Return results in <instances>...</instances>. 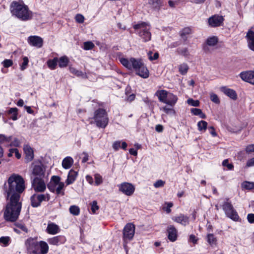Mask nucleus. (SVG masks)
I'll use <instances>...</instances> for the list:
<instances>
[{
	"mask_svg": "<svg viewBox=\"0 0 254 254\" xmlns=\"http://www.w3.org/2000/svg\"><path fill=\"white\" fill-rule=\"evenodd\" d=\"M198 129L200 131L204 132L207 127V123L204 121H200L197 123Z\"/></svg>",
	"mask_w": 254,
	"mask_h": 254,
	"instance_id": "36",
	"label": "nucleus"
},
{
	"mask_svg": "<svg viewBox=\"0 0 254 254\" xmlns=\"http://www.w3.org/2000/svg\"><path fill=\"white\" fill-rule=\"evenodd\" d=\"M165 205H166V206L164 207L165 211L167 212V213H170L171 211L170 208L173 206V203L172 202H166L165 203Z\"/></svg>",
	"mask_w": 254,
	"mask_h": 254,
	"instance_id": "59",
	"label": "nucleus"
},
{
	"mask_svg": "<svg viewBox=\"0 0 254 254\" xmlns=\"http://www.w3.org/2000/svg\"><path fill=\"white\" fill-rule=\"evenodd\" d=\"M246 152L247 153H251L252 152H254V144H250L248 145L246 147Z\"/></svg>",
	"mask_w": 254,
	"mask_h": 254,
	"instance_id": "56",
	"label": "nucleus"
},
{
	"mask_svg": "<svg viewBox=\"0 0 254 254\" xmlns=\"http://www.w3.org/2000/svg\"><path fill=\"white\" fill-rule=\"evenodd\" d=\"M207 241L211 245L215 244L216 242V238L212 234H209L207 236Z\"/></svg>",
	"mask_w": 254,
	"mask_h": 254,
	"instance_id": "41",
	"label": "nucleus"
},
{
	"mask_svg": "<svg viewBox=\"0 0 254 254\" xmlns=\"http://www.w3.org/2000/svg\"><path fill=\"white\" fill-rule=\"evenodd\" d=\"M119 190L127 196L131 195L134 192L135 188L131 184L124 182L118 186Z\"/></svg>",
	"mask_w": 254,
	"mask_h": 254,
	"instance_id": "8",
	"label": "nucleus"
},
{
	"mask_svg": "<svg viewBox=\"0 0 254 254\" xmlns=\"http://www.w3.org/2000/svg\"><path fill=\"white\" fill-rule=\"evenodd\" d=\"M168 238L171 242H175L177 239V230L173 225L168 226L167 229Z\"/></svg>",
	"mask_w": 254,
	"mask_h": 254,
	"instance_id": "19",
	"label": "nucleus"
},
{
	"mask_svg": "<svg viewBox=\"0 0 254 254\" xmlns=\"http://www.w3.org/2000/svg\"><path fill=\"white\" fill-rule=\"evenodd\" d=\"M69 71L71 73L76 75L77 76H82L83 75V73L80 70H78L74 67H70Z\"/></svg>",
	"mask_w": 254,
	"mask_h": 254,
	"instance_id": "46",
	"label": "nucleus"
},
{
	"mask_svg": "<svg viewBox=\"0 0 254 254\" xmlns=\"http://www.w3.org/2000/svg\"><path fill=\"white\" fill-rule=\"evenodd\" d=\"M187 103L188 104L194 107H198L199 105V101L198 100H194L192 99H189L187 100Z\"/></svg>",
	"mask_w": 254,
	"mask_h": 254,
	"instance_id": "49",
	"label": "nucleus"
},
{
	"mask_svg": "<svg viewBox=\"0 0 254 254\" xmlns=\"http://www.w3.org/2000/svg\"><path fill=\"white\" fill-rule=\"evenodd\" d=\"M152 54V53L151 52H149L148 53V56H149V59L150 61L155 60H156V59H157L158 58L159 54L157 53H154V54L153 55V56L151 55Z\"/></svg>",
	"mask_w": 254,
	"mask_h": 254,
	"instance_id": "58",
	"label": "nucleus"
},
{
	"mask_svg": "<svg viewBox=\"0 0 254 254\" xmlns=\"http://www.w3.org/2000/svg\"><path fill=\"white\" fill-rule=\"evenodd\" d=\"M10 241V238L9 237H1L0 238V244H3L4 247L8 245Z\"/></svg>",
	"mask_w": 254,
	"mask_h": 254,
	"instance_id": "45",
	"label": "nucleus"
},
{
	"mask_svg": "<svg viewBox=\"0 0 254 254\" xmlns=\"http://www.w3.org/2000/svg\"><path fill=\"white\" fill-rule=\"evenodd\" d=\"M60 231L59 227L53 223L48 224L47 228V232L48 233L52 235H55Z\"/></svg>",
	"mask_w": 254,
	"mask_h": 254,
	"instance_id": "24",
	"label": "nucleus"
},
{
	"mask_svg": "<svg viewBox=\"0 0 254 254\" xmlns=\"http://www.w3.org/2000/svg\"><path fill=\"white\" fill-rule=\"evenodd\" d=\"M37 196L40 203L43 201H48L50 199V195L48 193L37 194Z\"/></svg>",
	"mask_w": 254,
	"mask_h": 254,
	"instance_id": "40",
	"label": "nucleus"
},
{
	"mask_svg": "<svg viewBox=\"0 0 254 254\" xmlns=\"http://www.w3.org/2000/svg\"><path fill=\"white\" fill-rule=\"evenodd\" d=\"M28 62H29V60H28V58L26 57H24L23 58V62L21 65V69L22 70H24L26 68L27 65L28 64Z\"/></svg>",
	"mask_w": 254,
	"mask_h": 254,
	"instance_id": "51",
	"label": "nucleus"
},
{
	"mask_svg": "<svg viewBox=\"0 0 254 254\" xmlns=\"http://www.w3.org/2000/svg\"><path fill=\"white\" fill-rule=\"evenodd\" d=\"M222 208L228 217L235 221L239 220V216L238 213L234 209L231 202L229 201V199H226V201L224 202L222 205Z\"/></svg>",
	"mask_w": 254,
	"mask_h": 254,
	"instance_id": "7",
	"label": "nucleus"
},
{
	"mask_svg": "<svg viewBox=\"0 0 254 254\" xmlns=\"http://www.w3.org/2000/svg\"><path fill=\"white\" fill-rule=\"evenodd\" d=\"M218 40V38L216 36H212L207 38L206 43L208 46H214L217 44Z\"/></svg>",
	"mask_w": 254,
	"mask_h": 254,
	"instance_id": "35",
	"label": "nucleus"
},
{
	"mask_svg": "<svg viewBox=\"0 0 254 254\" xmlns=\"http://www.w3.org/2000/svg\"><path fill=\"white\" fill-rule=\"evenodd\" d=\"M45 167L43 164L35 165L32 170L33 175L41 178L45 175Z\"/></svg>",
	"mask_w": 254,
	"mask_h": 254,
	"instance_id": "15",
	"label": "nucleus"
},
{
	"mask_svg": "<svg viewBox=\"0 0 254 254\" xmlns=\"http://www.w3.org/2000/svg\"><path fill=\"white\" fill-rule=\"evenodd\" d=\"M254 166V157L249 159L247 162V166L251 167Z\"/></svg>",
	"mask_w": 254,
	"mask_h": 254,
	"instance_id": "64",
	"label": "nucleus"
},
{
	"mask_svg": "<svg viewBox=\"0 0 254 254\" xmlns=\"http://www.w3.org/2000/svg\"><path fill=\"white\" fill-rule=\"evenodd\" d=\"M77 172L74 170H70L68 172L67 179L65 181L66 185H69L74 183L77 176Z\"/></svg>",
	"mask_w": 254,
	"mask_h": 254,
	"instance_id": "23",
	"label": "nucleus"
},
{
	"mask_svg": "<svg viewBox=\"0 0 254 254\" xmlns=\"http://www.w3.org/2000/svg\"><path fill=\"white\" fill-rule=\"evenodd\" d=\"M222 165L224 167H227L228 170H232L234 167L232 164L229 163L228 159H225L223 161Z\"/></svg>",
	"mask_w": 254,
	"mask_h": 254,
	"instance_id": "54",
	"label": "nucleus"
},
{
	"mask_svg": "<svg viewBox=\"0 0 254 254\" xmlns=\"http://www.w3.org/2000/svg\"><path fill=\"white\" fill-rule=\"evenodd\" d=\"M32 185L34 190L37 192H43L46 188L44 180L39 177H35L33 179Z\"/></svg>",
	"mask_w": 254,
	"mask_h": 254,
	"instance_id": "10",
	"label": "nucleus"
},
{
	"mask_svg": "<svg viewBox=\"0 0 254 254\" xmlns=\"http://www.w3.org/2000/svg\"><path fill=\"white\" fill-rule=\"evenodd\" d=\"M58 61V58H55L52 60H49L47 62V65L51 69H54L56 68V67L57 65Z\"/></svg>",
	"mask_w": 254,
	"mask_h": 254,
	"instance_id": "34",
	"label": "nucleus"
},
{
	"mask_svg": "<svg viewBox=\"0 0 254 254\" xmlns=\"http://www.w3.org/2000/svg\"><path fill=\"white\" fill-rule=\"evenodd\" d=\"M69 212L73 215H78L80 213V209L78 206L72 205L69 207Z\"/></svg>",
	"mask_w": 254,
	"mask_h": 254,
	"instance_id": "39",
	"label": "nucleus"
},
{
	"mask_svg": "<svg viewBox=\"0 0 254 254\" xmlns=\"http://www.w3.org/2000/svg\"><path fill=\"white\" fill-rule=\"evenodd\" d=\"M120 61L125 67L129 70H134L136 74L139 76L143 78L149 77V70L141 59L134 58H131L129 59L121 58Z\"/></svg>",
	"mask_w": 254,
	"mask_h": 254,
	"instance_id": "2",
	"label": "nucleus"
},
{
	"mask_svg": "<svg viewBox=\"0 0 254 254\" xmlns=\"http://www.w3.org/2000/svg\"><path fill=\"white\" fill-rule=\"evenodd\" d=\"M95 184L96 186H99L103 183V179L99 174H95L94 175Z\"/></svg>",
	"mask_w": 254,
	"mask_h": 254,
	"instance_id": "42",
	"label": "nucleus"
},
{
	"mask_svg": "<svg viewBox=\"0 0 254 254\" xmlns=\"http://www.w3.org/2000/svg\"><path fill=\"white\" fill-rule=\"evenodd\" d=\"M25 245L28 252L33 254H38V242L32 238H29L25 242Z\"/></svg>",
	"mask_w": 254,
	"mask_h": 254,
	"instance_id": "11",
	"label": "nucleus"
},
{
	"mask_svg": "<svg viewBox=\"0 0 254 254\" xmlns=\"http://www.w3.org/2000/svg\"><path fill=\"white\" fill-rule=\"evenodd\" d=\"M94 44L91 41L85 42L83 43V49L85 50H89L94 47Z\"/></svg>",
	"mask_w": 254,
	"mask_h": 254,
	"instance_id": "43",
	"label": "nucleus"
},
{
	"mask_svg": "<svg viewBox=\"0 0 254 254\" xmlns=\"http://www.w3.org/2000/svg\"><path fill=\"white\" fill-rule=\"evenodd\" d=\"M224 18L222 16L215 15L208 19L209 25L211 27L220 26L223 22Z\"/></svg>",
	"mask_w": 254,
	"mask_h": 254,
	"instance_id": "14",
	"label": "nucleus"
},
{
	"mask_svg": "<svg viewBox=\"0 0 254 254\" xmlns=\"http://www.w3.org/2000/svg\"><path fill=\"white\" fill-rule=\"evenodd\" d=\"M191 29L189 27H185L180 32L181 38L185 41L187 40V36L191 33Z\"/></svg>",
	"mask_w": 254,
	"mask_h": 254,
	"instance_id": "29",
	"label": "nucleus"
},
{
	"mask_svg": "<svg viewBox=\"0 0 254 254\" xmlns=\"http://www.w3.org/2000/svg\"><path fill=\"white\" fill-rule=\"evenodd\" d=\"M189 241L190 242L193 243L194 244H195L197 243V239L196 238L195 235H190V236Z\"/></svg>",
	"mask_w": 254,
	"mask_h": 254,
	"instance_id": "63",
	"label": "nucleus"
},
{
	"mask_svg": "<svg viewBox=\"0 0 254 254\" xmlns=\"http://www.w3.org/2000/svg\"><path fill=\"white\" fill-rule=\"evenodd\" d=\"M69 63V59L66 56H63L58 59V63L60 67H66Z\"/></svg>",
	"mask_w": 254,
	"mask_h": 254,
	"instance_id": "28",
	"label": "nucleus"
},
{
	"mask_svg": "<svg viewBox=\"0 0 254 254\" xmlns=\"http://www.w3.org/2000/svg\"><path fill=\"white\" fill-rule=\"evenodd\" d=\"M240 76L243 80L254 85V71L249 70L242 72Z\"/></svg>",
	"mask_w": 254,
	"mask_h": 254,
	"instance_id": "12",
	"label": "nucleus"
},
{
	"mask_svg": "<svg viewBox=\"0 0 254 254\" xmlns=\"http://www.w3.org/2000/svg\"><path fill=\"white\" fill-rule=\"evenodd\" d=\"M18 109L16 108H11L8 111V114L10 115V118L13 121L17 119Z\"/></svg>",
	"mask_w": 254,
	"mask_h": 254,
	"instance_id": "32",
	"label": "nucleus"
},
{
	"mask_svg": "<svg viewBox=\"0 0 254 254\" xmlns=\"http://www.w3.org/2000/svg\"><path fill=\"white\" fill-rule=\"evenodd\" d=\"M177 52L184 56H187L189 55L188 50L187 48H179L177 49Z\"/></svg>",
	"mask_w": 254,
	"mask_h": 254,
	"instance_id": "50",
	"label": "nucleus"
},
{
	"mask_svg": "<svg viewBox=\"0 0 254 254\" xmlns=\"http://www.w3.org/2000/svg\"><path fill=\"white\" fill-rule=\"evenodd\" d=\"M135 226L131 223L127 224L123 231V237L125 240H131L134 235Z\"/></svg>",
	"mask_w": 254,
	"mask_h": 254,
	"instance_id": "9",
	"label": "nucleus"
},
{
	"mask_svg": "<svg viewBox=\"0 0 254 254\" xmlns=\"http://www.w3.org/2000/svg\"><path fill=\"white\" fill-rule=\"evenodd\" d=\"M149 3L154 8H158L161 5L160 0H149Z\"/></svg>",
	"mask_w": 254,
	"mask_h": 254,
	"instance_id": "44",
	"label": "nucleus"
},
{
	"mask_svg": "<svg viewBox=\"0 0 254 254\" xmlns=\"http://www.w3.org/2000/svg\"><path fill=\"white\" fill-rule=\"evenodd\" d=\"M2 64L4 67L7 68L11 66L13 64V62L11 60L6 59L2 62Z\"/></svg>",
	"mask_w": 254,
	"mask_h": 254,
	"instance_id": "53",
	"label": "nucleus"
},
{
	"mask_svg": "<svg viewBox=\"0 0 254 254\" xmlns=\"http://www.w3.org/2000/svg\"><path fill=\"white\" fill-rule=\"evenodd\" d=\"M121 146V142L119 141H117L114 142L113 144V148L115 150H118Z\"/></svg>",
	"mask_w": 254,
	"mask_h": 254,
	"instance_id": "62",
	"label": "nucleus"
},
{
	"mask_svg": "<svg viewBox=\"0 0 254 254\" xmlns=\"http://www.w3.org/2000/svg\"><path fill=\"white\" fill-rule=\"evenodd\" d=\"M191 113L195 116H198L201 119H205L206 115L202 112L201 110L198 108H192L191 109Z\"/></svg>",
	"mask_w": 254,
	"mask_h": 254,
	"instance_id": "33",
	"label": "nucleus"
},
{
	"mask_svg": "<svg viewBox=\"0 0 254 254\" xmlns=\"http://www.w3.org/2000/svg\"><path fill=\"white\" fill-rule=\"evenodd\" d=\"M220 90L226 95L233 100H236L237 98V93L233 89L228 88L226 86H223L220 88Z\"/></svg>",
	"mask_w": 254,
	"mask_h": 254,
	"instance_id": "20",
	"label": "nucleus"
},
{
	"mask_svg": "<svg viewBox=\"0 0 254 254\" xmlns=\"http://www.w3.org/2000/svg\"><path fill=\"white\" fill-rule=\"evenodd\" d=\"M38 254H47L49 252L48 244L43 241L38 242Z\"/></svg>",
	"mask_w": 254,
	"mask_h": 254,
	"instance_id": "22",
	"label": "nucleus"
},
{
	"mask_svg": "<svg viewBox=\"0 0 254 254\" xmlns=\"http://www.w3.org/2000/svg\"><path fill=\"white\" fill-rule=\"evenodd\" d=\"M246 37L249 48L254 51V27L248 31Z\"/></svg>",
	"mask_w": 254,
	"mask_h": 254,
	"instance_id": "17",
	"label": "nucleus"
},
{
	"mask_svg": "<svg viewBox=\"0 0 254 254\" xmlns=\"http://www.w3.org/2000/svg\"><path fill=\"white\" fill-rule=\"evenodd\" d=\"M91 209L93 213H95L96 211L99 209V206L97 205L96 201L94 200L92 201L91 204Z\"/></svg>",
	"mask_w": 254,
	"mask_h": 254,
	"instance_id": "47",
	"label": "nucleus"
},
{
	"mask_svg": "<svg viewBox=\"0 0 254 254\" xmlns=\"http://www.w3.org/2000/svg\"><path fill=\"white\" fill-rule=\"evenodd\" d=\"M242 187L246 190H252L254 188V183L245 181L242 184Z\"/></svg>",
	"mask_w": 254,
	"mask_h": 254,
	"instance_id": "38",
	"label": "nucleus"
},
{
	"mask_svg": "<svg viewBox=\"0 0 254 254\" xmlns=\"http://www.w3.org/2000/svg\"><path fill=\"white\" fill-rule=\"evenodd\" d=\"M189 69V65L186 63H183L178 66V69L179 72L182 75H186Z\"/></svg>",
	"mask_w": 254,
	"mask_h": 254,
	"instance_id": "30",
	"label": "nucleus"
},
{
	"mask_svg": "<svg viewBox=\"0 0 254 254\" xmlns=\"http://www.w3.org/2000/svg\"><path fill=\"white\" fill-rule=\"evenodd\" d=\"M75 20L79 23H82L84 21V17L81 14H77L75 17Z\"/></svg>",
	"mask_w": 254,
	"mask_h": 254,
	"instance_id": "52",
	"label": "nucleus"
},
{
	"mask_svg": "<svg viewBox=\"0 0 254 254\" xmlns=\"http://www.w3.org/2000/svg\"><path fill=\"white\" fill-rule=\"evenodd\" d=\"M31 205L33 207L39 206L41 203L39 201L37 194H34L31 197Z\"/></svg>",
	"mask_w": 254,
	"mask_h": 254,
	"instance_id": "37",
	"label": "nucleus"
},
{
	"mask_svg": "<svg viewBox=\"0 0 254 254\" xmlns=\"http://www.w3.org/2000/svg\"><path fill=\"white\" fill-rule=\"evenodd\" d=\"M11 13L22 20H27L31 18L32 13L28 7L16 1L12 2L10 5Z\"/></svg>",
	"mask_w": 254,
	"mask_h": 254,
	"instance_id": "3",
	"label": "nucleus"
},
{
	"mask_svg": "<svg viewBox=\"0 0 254 254\" xmlns=\"http://www.w3.org/2000/svg\"><path fill=\"white\" fill-rule=\"evenodd\" d=\"M23 150L25 154V159L27 162L31 161L34 158V152L32 148L28 145L24 146Z\"/></svg>",
	"mask_w": 254,
	"mask_h": 254,
	"instance_id": "21",
	"label": "nucleus"
},
{
	"mask_svg": "<svg viewBox=\"0 0 254 254\" xmlns=\"http://www.w3.org/2000/svg\"><path fill=\"white\" fill-rule=\"evenodd\" d=\"M172 219L175 222L180 223L183 226H186L189 224V217L182 214L173 217Z\"/></svg>",
	"mask_w": 254,
	"mask_h": 254,
	"instance_id": "18",
	"label": "nucleus"
},
{
	"mask_svg": "<svg viewBox=\"0 0 254 254\" xmlns=\"http://www.w3.org/2000/svg\"><path fill=\"white\" fill-rule=\"evenodd\" d=\"M155 95L158 97L160 102L171 107H174L178 100L176 95L165 90H157Z\"/></svg>",
	"mask_w": 254,
	"mask_h": 254,
	"instance_id": "5",
	"label": "nucleus"
},
{
	"mask_svg": "<svg viewBox=\"0 0 254 254\" xmlns=\"http://www.w3.org/2000/svg\"><path fill=\"white\" fill-rule=\"evenodd\" d=\"M165 184V182L161 180H158L157 181H156L154 184V186L155 188H160V187H163Z\"/></svg>",
	"mask_w": 254,
	"mask_h": 254,
	"instance_id": "57",
	"label": "nucleus"
},
{
	"mask_svg": "<svg viewBox=\"0 0 254 254\" xmlns=\"http://www.w3.org/2000/svg\"><path fill=\"white\" fill-rule=\"evenodd\" d=\"M133 28L137 31V34L143 42H146L151 40L150 27L148 23L141 22L134 25Z\"/></svg>",
	"mask_w": 254,
	"mask_h": 254,
	"instance_id": "6",
	"label": "nucleus"
},
{
	"mask_svg": "<svg viewBox=\"0 0 254 254\" xmlns=\"http://www.w3.org/2000/svg\"><path fill=\"white\" fill-rule=\"evenodd\" d=\"M73 163V159L70 156L64 158L62 161V166L65 169H69Z\"/></svg>",
	"mask_w": 254,
	"mask_h": 254,
	"instance_id": "26",
	"label": "nucleus"
},
{
	"mask_svg": "<svg viewBox=\"0 0 254 254\" xmlns=\"http://www.w3.org/2000/svg\"><path fill=\"white\" fill-rule=\"evenodd\" d=\"M11 140V137H7L3 134H0V144L4 142H9Z\"/></svg>",
	"mask_w": 254,
	"mask_h": 254,
	"instance_id": "55",
	"label": "nucleus"
},
{
	"mask_svg": "<svg viewBox=\"0 0 254 254\" xmlns=\"http://www.w3.org/2000/svg\"><path fill=\"white\" fill-rule=\"evenodd\" d=\"M210 99L211 100L216 103V104H219L220 103V100L218 97V96L213 93H211L210 95Z\"/></svg>",
	"mask_w": 254,
	"mask_h": 254,
	"instance_id": "48",
	"label": "nucleus"
},
{
	"mask_svg": "<svg viewBox=\"0 0 254 254\" xmlns=\"http://www.w3.org/2000/svg\"><path fill=\"white\" fill-rule=\"evenodd\" d=\"M20 144V141L16 138H15L14 140L11 142L10 145L15 147H18Z\"/></svg>",
	"mask_w": 254,
	"mask_h": 254,
	"instance_id": "61",
	"label": "nucleus"
},
{
	"mask_svg": "<svg viewBox=\"0 0 254 254\" xmlns=\"http://www.w3.org/2000/svg\"><path fill=\"white\" fill-rule=\"evenodd\" d=\"M91 120H93L90 121V124H95L97 127L103 128H105L109 123L107 112L105 110L101 108L95 111L94 116Z\"/></svg>",
	"mask_w": 254,
	"mask_h": 254,
	"instance_id": "4",
	"label": "nucleus"
},
{
	"mask_svg": "<svg viewBox=\"0 0 254 254\" xmlns=\"http://www.w3.org/2000/svg\"><path fill=\"white\" fill-rule=\"evenodd\" d=\"M160 110L163 111L164 113L168 115H174L176 113V112L173 109V107H171L168 105L160 108Z\"/></svg>",
	"mask_w": 254,
	"mask_h": 254,
	"instance_id": "31",
	"label": "nucleus"
},
{
	"mask_svg": "<svg viewBox=\"0 0 254 254\" xmlns=\"http://www.w3.org/2000/svg\"><path fill=\"white\" fill-rule=\"evenodd\" d=\"M48 242L52 245L59 246L64 244L66 241L64 236L59 235L48 239Z\"/></svg>",
	"mask_w": 254,
	"mask_h": 254,
	"instance_id": "16",
	"label": "nucleus"
},
{
	"mask_svg": "<svg viewBox=\"0 0 254 254\" xmlns=\"http://www.w3.org/2000/svg\"><path fill=\"white\" fill-rule=\"evenodd\" d=\"M247 220L250 223H254V214H248L247 215Z\"/></svg>",
	"mask_w": 254,
	"mask_h": 254,
	"instance_id": "60",
	"label": "nucleus"
},
{
	"mask_svg": "<svg viewBox=\"0 0 254 254\" xmlns=\"http://www.w3.org/2000/svg\"><path fill=\"white\" fill-rule=\"evenodd\" d=\"M28 43L31 46L37 48H41L43 46V40L38 36H31L28 38Z\"/></svg>",
	"mask_w": 254,
	"mask_h": 254,
	"instance_id": "13",
	"label": "nucleus"
},
{
	"mask_svg": "<svg viewBox=\"0 0 254 254\" xmlns=\"http://www.w3.org/2000/svg\"><path fill=\"white\" fill-rule=\"evenodd\" d=\"M25 189L24 180L18 174H12L4 184L3 194L6 204L3 209V217L5 220L15 222L18 219L22 208L21 194Z\"/></svg>",
	"mask_w": 254,
	"mask_h": 254,
	"instance_id": "1",
	"label": "nucleus"
},
{
	"mask_svg": "<svg viewBox=\"0 0 254 254\" xmlns=\"http://www.w3.org/2000/svg\"><path fill=\"white\" fill-rule=\"evenodd\" d=\"M64 187V183L62 182L61 183H60V184L57 185L56 187H53V189L51 191H54L55 190L57 194L64 195V191L63 190Z\"/></svg>",
	"mask_w": 254,
	"mask_h": 254,
	"instance_id": "27",
	"label": "nucleus"
},
{
	"mask_svg": "<svg viewBox=\"0 0 254 254\" xmlns=\"http://www.w3.org/2000/svg\"><path fill=\"white\" fill-rule=\"evenodd\" d=\"M61 183L62 182H61V178L60 177L53 176L51 178L50 183L48 185V188L50 190H52L53 187H56L57 185Z\"/></svg>",
	"mask_w": 254,
	"mask_h": 254,
	"instance_id": "25",
	"label": "nucleus"
}]
</instances>
